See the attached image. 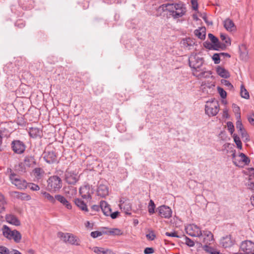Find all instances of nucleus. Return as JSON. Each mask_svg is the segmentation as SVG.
<instances>
[{"mask_svg":"<svg viewBox=\"0 0 254 254\" xmlns=\"http://www.w3.org/2000/svg\"><path fill=\"white\" fill-rule=\"evenodd\" d=\"M156 211L158 212V215L162 218L169 219L172 216V210L168 206L163 205L159 206Z\"/></svg>","mask_w":254,"mask_h":254,"instance_id":"nucleus-7","label":"nucleus"},{"mask_svg":"<svg viewBox=\"0 0 254 254\" xmlns=\"http://www.w3.org/2000/svg\"><path fill=\"white\" fill-rule=\"evenodd\" d=\"M155 204L154 201L150 199L148 206V211L150 214H152L155 212Z\"/></svg>","mask_w":254,"mask_h":254,"instance_id":"nucleus-39","label":"nucleus"},{"mask_svg":"<svg viewBox=\"0 0 254 254\" xmlns=\"http://www.w3.org/2000/svg\"><path fill=\"white\" fill-rule=\"evenodd\" d=\"M195 35L201 40H204L205 38L206 32L204 27H201L194 30Z\"/></svg>","mask_w":254,"mask_h":254,"instance_id":"nucleus-28","label":"nucleus"},{"mask_svg":"<svg viewBox=\"0 0 254 254\" xmlns=\"http://www.w3.org/2000/svg\"><path fill=\"white\" fill-rule=\"evenodd\" d=\"M79 193L83 198H91L90 186L88 184L80 187Z\"/></svg>","mask_w":254,"mask_h":254,"instance_id":"nucleus-14","label":"nucleus"},{"mask_svg":"<svg viewBox=\"0 0 254 254\" xmlns=\"http://www.w3.org/2000/svg\"><path fill=\"white\" fill-rule=\"evenodd\" d=\"M241 96L242 98L248 99L250 98L249 93L248 91L245 88L244 85H241V92H240Z\"/></svg>","mask_w":254,"mask_h":254,"instance_id":"nucleus-36","label":"nucleus"},{"mask_svg":"<svg viewBox=\"0 0 254 254\" xmlns=\"http://www.w3.org/2000/svg\"><path fill=\"white\" fill-rule=\"evenodd\" d=\"M56 199L64 205L67 209H71V205L64 196L60 194L56 195Z\"/></svg>","mask_w":254,"mask_h":254,"instance_id":"nucleus-24","label":"nucleus"},{"mask_svg":"<svg viewBox=\"0 0 254 254\" xmlns=\"http://www.w3.org/2000/svg\"><path fill=\"white\" fill-rule=\"evenodd\" d=\"M43 158L47 163L51 164L56 161L57 156L54 151H45L44 153Z\"/></svg>","mask_w":254,"mask_h":254,"instance_id":"nucleus-16","label":"nucleus"},{"mask_svg":"<svg viewBox=\"0 0 254 254\" xmlns=\"http://www.w3.org/2000/svg\"><path fill=\"white\" fill-rule=\"evenodd\" d=\"M240 159L234 161V165L239 167H243L244 165H248L250 160L244 153H241L239 154Z\"/></svg>","mask_w":254,"mask_h":254,"instance_id":"nucleus-12","label":"nucleus"},{"mask_svg":"<svg viewBox=\"0 0 254 254\" xmlns=\"http://www.w3.org/2000/svg\"><path fill=\"white\" fill-rule=\"evenodd\" d=\"M21 238L22 236L18 231L16 230H12V233H11V240L13 239L15 243H18L20 242Z\"/></svg>","mask_w":254,"mask_h":254,"instance_id":"nucleus-30","label":"nucleus"},{"mask_svg":"<svg viewBox=\"0 0 254 254\" xmlns=\"http://www.w3.org/2000/svg\"><path fill=\"white\" fill-rule=\"evenodd\" d=\"M202 235L201 237H203V242L205 244V245H210L211 242L213 241V235L212 233L208 230H205L202 232Z\"/></svg>","mask_w":254,"mask_h":254,"instance_id":"nucleus-15","label":"nucleus"},{"mask_svg":"<svg viewBox=\"0 0 254 254\" xmlns=\"http://www.w3.org/2000/svg\"><path fill=\"white\" fill-rule=\"evenodd\" d=\"M33 173L35 178L37 180H39L42 178L44 174V171L40 168H36L33 170Z\"/></svg>","mask_w":254,"mask_h":254,"instance_id":"nucleus-33","label":"nucleus"},{"mask_svg":"<svg viewBox=\"0 0 254 254\" xmlns=\"http://www.w3.org/2000/svg\"><path fill=\"white\" fill-rule=\"evenodd\" d=\"M171 6L168 9L169 15L174 19L182 17L186 12V8L182 3H172Z\"/></svg>","mask_w":254,"mask_h":254,"instance_id":"nucleus-1","label":"nucleus"},{"mask_svg":"<svg viewBox=\"0 0 254 254\" xmlns=\"http://www.w3.org/2000/svg\"><path fill=\"white\" fill-rule=\"evenodd\" d=\"M1 231L3 236L7 239L8 240H11V233H12V230L6 225H3L1 228Z\"/></svg>","mask_w":254,"mask_h":254,"instance_id":"nucleus-26","label":"nucleus"},{"mask_svg":"<svg viewBox=\"0 0 254 254\" xmlns=\"http://www.w3.org/2000/svg\"><path fill=\"white\" fill-rule=\"evenodd\" d=\"M220 38L222 41H224L225 44H224L226 46V47L227 46H229L231 45V40H230V38L227 37V36L226 35H225L224 34H222V33L221 34Z\"/></svg>","mask_w":254,"mask_h":254,"instance_id":"nucleus-40","label":"nucleus"},{"mask_svg":"<svg viewBox=\"0 0 254 254\" xmlns=\"http://www.w3.org/2000/svg\"><path fill=\"white\" fill-rule=\"evenodd\" d=\"M208 36L214 46H215V45H217L219 47V50L225 49L226 46L224 44L220 43V42L219 41L218 39L216 37L214 36L212 34L209 33Z\"/></svg>","mask_w":254,"mask_h":254,"instance_id":"nucleus-19","label":"nucleus"},{"mask_svg":"<svg viewBox=\"0 0 254 254\" xmlns=\"http://www.w3.org/2000/svg\"><path fill=\"white\" fill-rule=\"evenodd\" d=\"M146 237L148 240L153 241L156 238V235L152 230H148V233L146 234Z\"/></svg>","mask_w":254,"mask_h":254,"instance_id":"nucleus-44","label":"nucleus"},{"mask_svg":"<svg viewBox=\"0 0 254 254\" xmlns=\"http://www.w3.org/2000/svg\"><path fill=\"white\" fill-rule=\"evenodd\" d=\"M0 253L1 254H9V251L5 247L0 246Z\"/></svg>","mask_w":254,"mask_h":254,"instance_id":"nucleus-55","label":"nucleus"},{"mask_svg":"<svg viewBox=\"0 0 254 254\" xmlns=\"http://www.w3.org/2000/svg\"><path fill=\"white\" fill-rule=\"evenodd\" d=\"M240 249L246 254H250L254 251V243L250 240L244 241L241 243Z\"/></svg>","mask_w":254,"mask_h":254,"instance_id":"nucleus-8","label":"nucleus"},{"mask_svg":"<svg viewBox=\"0 0 254 254\" xmlns=\"http://www.w3.org/2000/svg\"><path fill=\"white\" fill-rule=\"evenodd\" d=\"M6 201L4 196L0 193V213H2L5 210V205Z\"/></svg>","mask_w":254,"mask_h":254,"instance_id":"nucleus-37","label":"nucleus"},{"mask_svg":"<svg viewBox=\"0 0 254 254\" xmlns=\"http://www.w3.org/2000/svg\"><path fill=\"white\" fill-rule=\"evenodd\" d=\"M119 214V212L118 211H115L113 213L111 212L110 213L109 216H110L112 219H114L118 217V215Z\"/></svg>","mask_w":254,"mask_h":254,"instance_id":"nucleus-61","label":"nucleus"},{"mask_svg":"<svg viewBox=\"0 0 254 254\" xmlns=\"http://www.w3.org/2000/svg\"><path fill=\"white\" fill-rule=\"evenodd\" d=\"M79 176L73 171L66 170L64 173V181L69 185H74L79 181Z\"/></svg>","mask_w":254,"mask_h":254,"instance_id":"nucleus-6","label":"nucleus"},{"mask_svg":"<svg viewBox=\"0 0 254 254\" xmlns=\"http://www.w3.org/2000/svg\"><path fill=\"white\" fill-rule=\"evenodd\" d=\"M69 235H70V233H64L63 232H59L58 233V237L61 238L64 242L67 243V240L68 239V236H69Z\"/></svg>","mask_w":254,"mask_h":254,"instance_id":"nucleus-43","label":"nucleus"},{"mask_svg":"<svg viewBox=\"0 0 254 254\" xmlns=\"http://www.w3.org/2000/svg\"><path fill=\"white\" fill-rule=\"evenodd\" d=\"M216 72L223 78H227L230 77V73L228 71L220 66H218L216 67Z\"/></svg>","mask_w":254,"mask_h":254,"instance_id":"nucleus-25","label":"nucleus"},{"mask_svg":"<svg viewBox=\"0 0 254 254\" xmlns=\"http://www.w3.org/2000/svg\"><path fill=\"white\" fill-rule=\"evenodd\" d=\"M154 250L152 248H146L144 251V254H151L154 253Z\"/></svg>","mask_w":254,"mask_h":254,"instance_id":"nucleus-59","label":"nucleus"},{"mask_svg":"<svg viewBox=\"0 0 254 254\" xmlns=\"http://www.w3.org/2000/svg\"><path fill=\"white\" fill-rule=\"evenodd\" d=\"M224 26L225 28L229 31H233L235 29L234 22L229 18L226 19L224 21Z\"/></svg>","mask_w":254,"mask_h":254,"instance_id":"nucleus-27","label":"nucleus"},{"mask_svg":"<svg viewBox=\"0 0 254 254\" xmlns=\"http://www.w3.org/2000/svg\"><path fill=\"white\" fill-rule=\"evenodd\" d=\"M232 107H233L234 112L236 113V118L240 119V118L241 117L240 108L236 104H233Z\"/></svg>","mask_w":254,"mask_h":254,"instance_id":"nucleus-46","label":"nucleus"},{"mask_svg":"<svg viewBox=\"0 0 254 254\" xmlns=\"http://www.w3.org/2000/svg\"><path fill=\"white\" fill-rule=\"evenodd\" d=\"M11 196L14 198L20 199L21 200H29L30 199V196L29 195L23 192L13 191L10 192Z\"/></svg>","mask_w":254,"mask_h":254,"instance_id":"nucleus-18","label":"nucleus"},{"mask_svg":"<svg viewBox=\"0 0 254 254\" xmlns=\"http://www.w3.org/2000/svg\"><path fill=\"white\" fill-rule=\"evenodd\" d=\"M220 54L215 53L212 57V60L215 64H218L220 62Z\"/></svg>","mask_w":254,"mask_h":254,"instance_id":"nucleus-51","label":"nucleus"},{"mask_svg":"<svg viewBox=\"0 0 254 254\" xmlns=\"http://www.w3.org/2000/svg\"><path fill=\"white\" fill-rule=\"evenodd\" d=\"M217 90L222 98L225 99L226 98L227 93L222 88L218 87Z\"/></svg>","mask_w":254,"mask_h":254,"instance_id":"nucleus-48","label":"nucleus"},{"mask_svg":"<svg viewBox=\"0 0 254 254\" xmlns=\"http://www.w3.org/2000/svg\"><path fill=\"white\" fill-rule=\"evenodd\" d=\"M203 59L199 57L196 53H192L189 58V64L192 71L199 69L203 64Z\"/></svg>","mask_w":254,"mask_h":254,"instance_id":"nucleus-3","label":"nucleus"},{"mask_svg":"<svg viewBox=\"0 0 254 254\" xmlns=\"http://www.w3.org/2000/svg\"><path fill=\"white\" fill-rule=\"evenodd\" d=\"M25 162L26 166L29 167L32 166L33 165H35L36 164V161L34 158L32 156L26 157L25 159Z\"/></svg>","mask_w":254,"mask_h":254,"instance_id":"nucleus-38","label":"nucleus"},{"mask_svg":"<svg viewBox=\"0 0 254 254\" xmlns=\"http://www.w3.org/2000/svg\"><path fill=\"white\" fill-rule=\"evenodd\" d=\"M165 235L168 237L180 238V236H179L177 234V232L175 231L172 232H166Z\"/></svg>","mask_w":254,"mask_h":254,"instance_id":"nucleus-58","label":"nucleus"},{"mask_svg":"<svg viewBox=\"0 0 254 254\" xmlns=\"http://www.w3.org/2000/svg\"><path fill=\"white\" fill-rule=\"evenodd\" d=\"M9 179L11 183L18 189L23 190L27 187V182L24 180L20 179V178L14 173L10 174Z\"/></svg>","mask_w":254,"mask_h":254,"instance_id":"nucleus-5","label":"nucleus"},{"mask_svg":"<svg viewBox=\"0 0 254 254\" xmlns=\"http://www.w3.org/2000/svg\"><path fill=\"white\" fill-rule=\"evenodd\" d=\"M220 245L224 248H228L234 245V241L231 235H226L222 237L220 240Z\"/></svg>","mask_w":254,"mask_h":254,"instance_id":"nucleus-13","label":"nucleus"},{"mask_svg":"<svg viewBox=\"0 0 254 254\" xmlns=\"http://www.w3.org/2000/svg\"><path fill=\"white\" fill-rule=\"evenodd\" d=\"M41 194L43 196V197L47 199V200L48 201H49V202H50L51 203H52L53 204H55L56 203V196L55 197H54L53 196L51 195L49 193H48L45 191H44V190H42L41 191Z\"/></svg>","mask_w":254,"mask_h":254,"instance_id":"nucleus-31","label":"nucleus"},{"mask_svg":"<svg viewBox=\"0 0 254 254\" xmlns=\"http://www.w3.org/2000/svg\"><path fill=\"white\" fill-rule=\"evenodd\" d=\"M221 83L227 86L230 89H233V85L228 80H222L221 81Z\"/></svg>","mask_w":254,"mask_h":254,"instance_id":"nucleus-56","label":"nucleus"},{"mask_svg":"<svg viewBox=\"0 0 254 254\" xmlns=\"http://www.w3.org/2000/svg\"><path fill=\"white\" fill-rule=\"evenodd\" d=\"M185 243L187 245L190 247H193L194 246V242L188 237L185 238Z\"/></svg>","mask_w":254,"mask_h":254,"instance_id":"nucleus-52","label":"nucleus"},{"mask_svg":"<svg viewBox=\"0 0 254 254\" xmlns=\"http://www.w3.org/2000/svg\"><path fill=\"white\" fill-rule=\"evenodd\" d=\"M105 234L113 235H119L121 234V230L117 228L111 229L109 231L105 232Z\"/></svg>","mask_w":254,"mask_h":254,"instance_id":"nucleus-42","label":"nucleus"},{"mask_svg":"<svg viewBox=\"0 0 254 254\" xmlns=\"http://www.w3.org/2000/svg\"><path fill=\"white\" fill-rule=\"evenodd\" d=\"M6 221L14 226H18L20 225V221L18 218L13 214H8L5 216Z\"/></svg>","mask_w":254,"mask_h":254,"instance_id":"nucleus-17","label":"nucleus"},{"mask_svg":"<svg viewBox=\"0 0 254 254\" xmlns=\"http://www.w3.org/2000/svg\"><path fill=\"white\" fill-rule=\"evenodd\" d=\"M29 135L33 138L37 137L40 135V130L36 127H32L29 132Z\"/></svg>","mask_w":254,"mask_h":254,"instance_id":"nucleus-34","label":"nucleus"},{"mask_svg":"<svg viewBox=\"0 0 254 254\" xmlns=\"http://www.w3.org/2000/svg\"><path fill=\"white\" fill-rule=\"evenodd\" d=\"M27 187L33 191H37L40 190L39 186L34 183L27 184Z\"/></svg>","mask_w":254,"mask_h":254,"instance_id":"nucleus-47","label":"nucleus"},{"mask_svg":"<svg viewBox=\"0 0 254 254\" xmlns=\"http://www.w3.org/2000/svg\"><path fill=\"white\" fill-rule=\"evenodd\" d=\"M219 110V105L217 101L207 102L205 106V113L209 116H214Z\"/></svg>","mask_w":254,"mask_h":254,"instance_id":"nucleus-4","label":"nucleus"},{"mask_svg":"<svg viewBox=\"0 0 254 254\" xmlns=\"http://www.w3.org/2000/svg\"><path fill=\"white\" fill-rule=\"evenodd\" d=\"M192 74L194 76L196 77L198 79L202 78H209L210 75L212 74L211 71L205 70V69L203 68L201 69H195L192 70Z\"/></svg>","mask_w":254,"mask_h":254,"instance_id":"nucleus-11","label":"nucleus"},{"mask_svg":"<svg viewBox=\"0 0 254 254\" xmlns=\"http://www.w3.org/2000/svg\"><path fill=\"white\" fill-rule=\"evenodd\" d=\"M171 6V4L170 3L168 4H164L158 7L157 9V16H160L161 15L162 13L167 10L168 11V9Z\"/></svg>","mask_w":254,"mask_h":254,"instance_id":"nucleus-32","label":"nucleus"},{"mask_svg":"<svg viewBox=\"0 0 254 254\" xmlns=\"http://www.w3.org/2000/svg\"><path fill=\"white\" fill-rule=\"evenodd\" d=\"M237 121L236 122V128L238 130V131L240 130H241L242 129H244V128L243 127V125L242 124V121L241 120V117L238 119H237Z\"/></svg>","mask_w":254,"mask_h":254,"instance_id":"nucleus-49","label":"nucleus"},{"mask_svg":"<svg viewBox=\"0 0 254 254\" xmlns=\"http://www.w3.org/2000/svg\"><path fill=\"white\" fill-rule=\"evenodd\" d=\"M74 203L81 210H82L83 211H85L86 212L88 211V208L87 207V205L81 199L75 198L74 199Z\"/></svg>","mask_w":254,"mask_h":254,"instance_id":"nucleus-29","label":"nucleus"},{"mask_svg":"<svg viewBox=\"0 0 254 254\" xmlns=\"http://www.w3.org/2000/svg\"><path fill=\"white\" fill-rule=\"evenodd\" d=\"M47 187L50 191H56L62 187V181L57 175L50 177L47 180Z\"/></svg>","mask_w":254,"mask_h":254,"instance_id":"nucleus-2","label":"nucleus"},{"mask_svg":"<svg viewBox=\"0 0 254 254\" xmlns=\"http://www.w3.org/2000/svg\"><path fill=\"white\" fill-rule=\"evenodd\" d=\"M104 248L94 247L93 248V252L97 254H102Z\"/></svg>","mask_w":254,"mask_h":254,"instance_id":"nucleus-54","label":"nucleus"},{"mask_svg":"<svg viewBox=\"0 0 254 254\" xmlns=\"http://www.w3.org/2000/svg\"><path fill=\"white\" fill-rule=\"evenodd\" d=\"M93 226H94V224L93 223H90V222L89 221H86L85 223V226L87 228H89V229H93Z\"/></svg>","mask_w":254,"mask_h":254,"instance_id":"nucleus-63","label":"nucleus"},{"mask_svg":"<svg viewBox=\"0 0 254 254\" xmlns=\"http://www.w3.org/2000/svg\"><path fill=\"white\" fill-rule=\"evenodd\" d=\"M239 132L241 134L242 139H244L245 141H248L250 140L249 135L245 129L239 131Z\"/></svg>","mask_w":254,"mask_h":254,"instance_id":"nucleus-45","label":"nucleus"},{"mask_svg":"<svg viewBox=\"0 0 254 254\" xmlns=\"http://www.w3.org/2000/svg\"><path fill=\"white\" fill-rule=\"evenodd\" d=\"M192 8L194 10H197L198 3L197 0H191Z\"/></svg>","mask_w":254,"mask_h":254,"instance_id":"nucleus-57","label":"nucleus"},{"mask_svg":"<svg viewBox=\"0 0 254 254\" xmlns=\"http://www.w3.org/2000/svg\"><path fill=\"white\" fill-rule=\"evenodd\" d=\"M187 233L192 237H201L202 235V231L195 225H190L186 228Z\"/></svg>","mask_w":254,"mask_h":254,"instance_id":"nucleus-9","label":"nucleus"},{"mask_svg":"<svg viewBox=\"0 0 254 254\" xmlns=\"http://www.w3.org/2000/svg\"><path fill=\"white\" fill-rule=\"evenodd\" d=\"M228 129L232 134L234 131V126L231 122H228L227 124Z\"/></svg>","mask_w":254,"mask_h":254,"instance_id":"nucleus-53","label":"nucleus"},{"mask_svg":"<svg viewBox=\"0 0 254 254\" xmlns=\"http://www.w3.org/2000/svg\"><path fill=\"white\" fill-rule=\"evenodd\" d=\"M240 56L242 60L246 61L248 59V52L246 46L245 45H242L239 47Z\"/></svg>","mask_w":254,"mask_h":254,"instance_id":"nucleus-22","label":"nucleus"},{"mask_svg":"<svg viewBox=\"0 0 254 254\" xmlns=\"http://www.w3.org/2000/svg\"><path fill=\"white\" fill-rule=\"evenodd\" d=\"M100 205H93L92 207H91V209L93 211H98L100 210Z\"/></svg>","mask_w":254,"mask_h":254,"instance_id":"nucleus-64","label":"nucleus"},{"mask_svg":"<svg viewBox=\"0 0 254 254\" xmlns=\"http://www.w3.org/2000/svg\"><path fill=\"white\" fill-rule=\"evenodd\" d=\"M102 254H116L110 249L104 248L103 253Z\"/></svg>","mask_w":254,"mask_h":254,"instance_id":"nucleus-60","label":"nucleus"},{"mask_svg":"<svg viewBox=\"0 0 254 254\" xmlns=\"http://www.w3.org/2000/svg\"><path fill=\"white\" fill-rule=\"evenodd\" d=\"M248 119L251 124L254 125V114L249 116Z\"/></svg>","mask_w":254,"mask_h":254,"instance_id":"nucleus-62","label":"nucleus"},{"mask_svg":"<svg viewBox=\"0 0 254 254\" xmlns=\"http://www.w3.org/2000/svg\"><path fill=\"white\" fill-rule=\"evenodd\" d=\"M67 243L75 246H79L80 244V240L77 236L70 233V235L68 236Z\"/></svg>","mask_w":254,"mask_h":254,"instance_id":"nucleus-23","label":"nucleus"},{"mask_svg":"<svg viewBox=\"0 0 254 254\" xmlns=\"http://www.w3.org/2000/svg\"><path fill=\"white\" fill-rule=\"evenodd\" d=\"M233 138L234 142L237 146V147L240 149H242V144L239 137L237 135L234 134L233 135Z\"/></svg>","mask_w":254,"mask_h":254,"instance_id":"nucleus-41","label":"nucleus"},{"mask_svg":"<svg viewBox=\"0 0 254 254\" xmlns=\"http://www.w3.org/2000/svg\"><path fill=\"white\" fill-rule=\"evenodd\" d=\"M97 193L98 196L102 197L106 196L109 193L108 187L104 185H99L97 189Z\"/></svg>","mask_w":254,"mask_h":254,"instance_id":"nucleus-20","label":"nucleus"},{"mask_svg":"<svg viewBox=\"0 0 254 254\" xmlns=\"http://www.w3.org/2000/svg\"><path fill=\"white\" fill-rule=\"evenodd\" d=\"M103 234H105V232H101L100 231H96L92 232L90 234V236L93 238H96L98 237L102 236Z\"/></svg>","mask_w":254,"mask_h":254,"instance_id":"nucleus-50","label":"nucleus"},{"mask_svg":"<svg viewBox=\"0 0 254 254\" xmlns=\"http://www.w3.org/2000/svg\"><path fill=\"white\" fill-rule=\"evenodd\" d=\"M11 147L15 153L19 154L23 153L25 150V144L19 140L13 141L11 143Z\"/></svg>","mask_w":254,"mask_h":254,"instance_id":"nucleus-10","label":"nucleus"},{"mask_svg":"<svg viewBox=\"0 0 254 254\" xmlns=\"http://www.w3.org/2000/svg\"><path fill=\"white\" fill-rule=\"evenodd\" d=\"M204 47L208 50H214L219 51V47L215 45V46L211 44L209 41H205L203 43Z\"/></svg>","mask_w":254,"mask_h":254,"instance_id":"nucleus-35","label":"nucleus"},{"mask_svg":"<svg viewBox=\"0 0 254 254\" xmlns=\"http://www.w3.org/2000/svg\"><path fill=\"white\" fill-rule=\"evenodd\" d=\"M100 207V209L102 210L103 214L106 216H109V215L111 211V208L107 202L103 200L101 201Z\"/></svg>","mask_w":254,"mask_h":254,"instance_id":"nucleus-21","label":"nucleus"}]
</instances>
